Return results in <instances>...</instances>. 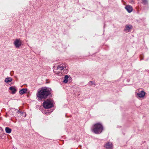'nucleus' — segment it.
<instances>
[{"instance_id":"nucleus-11","label":"nucleus","mask_w":149,"mask_h":149,"mask_svg":"<svg viewBox=\"0 0 149 149\" xmlns=\"http://www.w3.org/2000/svg\"><path fill=\"white\" fill-rule=\"evenodd\" d=\"M9 89L12 91V94H14L16 91V89L13 87L11 86L10 87Z\"/></svg>"},{"instance_id":"nucleus-4","label":"nucleus","mask_w":149,"mask_h":149,"mask_svg":"<svg viewBox=\"0 0 149 149\" xmlns=\"http://www.w3.org/2000/svg\"><path fill=\"white\" fill-rule=\"evenodd\" d=\"M53 101L51 99H47L45 100L43 103L44 107L48 109L53 107Z\"/></svg>"},{"instance_id":"nucleus-14","label":"nucleus","mask_w":149,"mask_h":149,"mask_svg":"<svg viewBox=\"0 0 149 149\" xmlns=\"http://www.w3.org/2000/svg\"><path fill=\"white\" fill-rule=\"evenodd\" d=\"M12 80V79L10 77H8L6 78L5 79V82L6 83H8L11 82Z\"/></svg>"},{"instance_id":"nucleus-2","label":"nucleus","mask_w":149,"mask_h":149,"mask_svg":"<svg viewBox=\"0 0 149 149\" xmlns=\"http://www.w3.org/2000/svg\"><path fill=\"white\" fill-rule=\"evenodd\" d=\"M50 90L47 88H42L38 91L37 94V97L38 100L41 101L43 99H45L50 94Z\"/></svg>"},{"instance_id":"nucleus-1","label":"nucleus","mask_w":149,"mask_h":149,"mask_svg":"<svg viewBox=\"0 0 149 149\" xmlns=\"http://www.w3.org/2000/svg\"><path fill=\"white\" fill-rule=\"evenodd\" d=\"M53 69L56 74H66L68 72L66 64L63 63L55 64Z\"/></svg>"},{"instance_id":"nucleus-16","label":"nucleus","mask_w":149,"mask_h":149,"mask_svg":"<svg viewBox=\"0 0 149 149\" xmlns=\"http://www.w3.org/2000/svg\"><path fill=\"white\" fill-rule=\"evenodd\" d=\"M147 0H142V3L144 5L147 4L148 3Z\"/></svg>"},{"instance_id":"nucleus-15","label":"nucleus","mask_w":149,"mask_h":149,"mask_svg":"<svg viewBox=\"0 0 149 149\" xmlns=\"http://www.w3.org/2000/svg\"><path fill=\"white\" fill-rule=\"evenodd\" d=\"M89 84L90 85L92 86L93 85H95V83L94 82H93L92 81H90L89 83Z\"/></svg>"},{"instance_id":"nucleus-5","label":"nucleus","mask_w":149,"mask_h":149,"mask_svg":"<svg viewBox=\"0 0 149 149\" xmlns=\"http://www.w3.org/2000/svg\"><path fill=\"white\" fill-rule=\"evenodd\" d=\"M22 41L19 38H17L15 40L13 44L15 47L17 49L19 48L22 45Z\"/></svg>"},{"instance_id":"nucleus-19","label":"nucleus","mask_w":149,"mask_h":149,"mask_svg":"<svg viewBox=\"0 0 149 149\" xmlns=\"http://www.w3.org/2000/svg\"><path fill=\"white\" fill-rule=\"evenodd\" d=\"M11 109H13V110H14V109H15L14 108H12Z\"/></svg>"},{"instance_id":"nucleus-6","label":"nucleus","mask_w":149,"mask_h":149,"mask_svg":"<svg viewBox=\"0 0 149 149\" xmlns=\"http://www.w3.org/2000/svg\"><path fill=\"white\" fill-rule=\"evenodd\" d=\"M105 149H113V146L112 143L110 142L106 143L104 145Z\"/></svg>"},{"instance_id":"nucleus-21","label":"nucleus","mask_w":149,"mask_h":149,"mask_svg":"<svg viewBox=\"0 0 149 149\" xmlns=\"http://www.w3.org/2000/svg\"><path fill=\"white\" fill-rule=\"evenodd\" d=\"M1 128L0 127V130H1Z\"/></svg>"},{"instance_id":"nucleus-7","label":"nucleus","mask_w":149,"mask_h":149,"mask_svg":"<svg viewBox=\"0 0 149 149\" xmlns=\"http://www.w3.org/2000/svg\"><path fill=\"white\" fill-rule=\"evenodd\" d=\"M72 80V78L70 76H68V75H65L63 82L65 84H66L68 81H71Z\"/></svg>"},{"instance_id":"nucleus-13","label":"nucleus","mask_w":149,"mask_h":149,"mask_svg":"<svg viewBox=\"0 0 149 149\" xmlns=\"http://www.w3.org/2000/svg\"><path fill=\"white\" fill-rule=\"evenodd\" d=\"M5 130L6 132L8 134L10 133L12 131L11 129L8 127H6L5 128Z\"/></svg>"},{"instance_id":"nucleus-8","label":"nucleus","mask_w":149,"mask_h":149,"mask_svg":"<svg viewBox=\"0 0 149 149\" xmlns=\"http://www.w3.org/2000/svg\"><path fill=\"white\" fill-rule=\"evenodd\" d=\"M146 93L143 91H141L137 93V95L140 98H143L145 96Z\"/></svg>"},{"instance_id":"nucleus-9","label":"nucleus","mask_w":149,"mask_h":149,"mask_svg":"<svg viewBox=\"0 0 149 149\" xmlns=\"http://www.w3.org/2000/svg\"><path fill=\"white\" fill-rule=\"evenodd\" d=\"M125 8L129 13L132 12L133 9L132 6L130 5L127 6L125 7Z\"/></svg>"},{"instance_id":"nucleus-20","label":"nucleus","mask_w":149,"mask_h":149,"mask_svg":"<svg viewBox=\"0 0 149 149\" xmlns=\"http://www.w3.org/2000/svg\"><path fill=\"white\" fill-rule=\"evenodd\" d=\"M43 113H45V114H47V112H45Z\"/></svg>"},{"instance_id":"nucleus-10","label":"nucleus","mask_w":149,"mask_h":149,"mask_svg":"<svg viewBox=\"0 0 149 149\" xmlns=\"http://www.w3.org/2000/svg\"><path fill=\"white\" fill-rule=\"evenodd\" d=\"M132 28V26L131 25H127L125 26L124 30L125 31L129 32L130 29Z\"/></svg>"},{"instance_id":"nucleus-17","label":"nucleus","mask_w":149,"mask_h":149,"mask_svg":"<svg viewBox=\"0 0 149 149\" xmlns=\"http://www.w3.org/2000/svg\"><path fill=\"white\" fill-rule=\"evenodd\" d=\"M17 113H21V112L19 110H17Z\"/></svg>"},{"instance_id":"nucleus-18","label":"nucleus","mask_w":149,"mask_h":149,"mask_svg":"<svg viewBox=\"0 0 149 149\" xmlns=\"http://www.w3.org/2000/svg\"><path fill=\"white\" fill-rule=\"evenodd\" d=\"M13 148H14L13 149H17V148H14V147Z\"/></svg>"},{"instance_id":"nucleus-3","label":"nucleus","mask_w":149,"mask_h":149,"mask_svg":"<svg viewBox=\"0 0 149 149\" xmlns=\"http://www.w3.org/2000/svg\"><path fill=\"white\" fill-rule=\"evenodd\" d=\"M103 130V127L100 123H97L93 126L92 130L95 134H99L101 133Z\"/></svg>"},{"instance_id":"nucleus-12","label":"nucleus","mask_w":149,"mask_h":149,"mask_svg":"<svg viewBox=\"0 0 149 149\" xmlns=\"http://www.w3.org/2000/svg\"><path fill=\"white\" fill-rule=\"evenodd\" d=\"M27 91V89L26 88H23L20 90L19 91V93L21 95H22L24 93H26Z\"/></svg>"}]
</instances>
